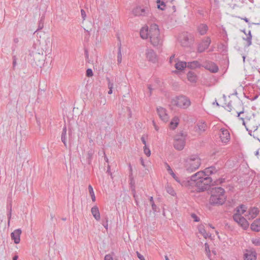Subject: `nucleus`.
<instances>
[{
    "instance_id": "obj_1",
    "label": "nucleus",
    "mask_w": 260,
    "mask_h": 260,
    "mask_svg": "<svg viewBox=\"0 0 260 260\" xmlns=\"http://www.w3.org/2000/svg\"><path fill=\"white\" fill-rule=\"evenodd\" d=\"M222 179L213 182L212 179L210 177L204 176L202 172H197L192 175L189 180L188 186L196 187V190L200 192L209 189L210 185L214 184L221 183Z\"/></svg>"
},
{
    "instance_id": "obj_2",
    "label": "nucleus",
    "mask_w": 260,
    "mask_h": 260,
    "mask_svg": "<svg viewBox=\"0 0 260 260\" xmlns=\"http://www.w3.org/2000/svg\"><path fill=\"white\" fill-rule=\"evenodd\" d=\"M225 191L221 187H213L211 190L210 203L212 205H221L226 200Z\"/></svg>"
},
{
    "instance_id": "obj_3",
    "label": "nucleus",
    "mask_w": 260,
    "mask_h": 260,
    "mask_svg": "<svg viewBox=\"0 0 260 260\" xmlns=\"http://www.w3.org/2000/svg\"><path fill=\"white\" fill-rule=\"evenodd\" d=\"M149 38L151 44L154 47H160L162 44V40L160 37L159 29L157 25L153 24L151 25L149 31Z\"/></svg>"
},
{
    "instance_id": "obj_4",
    "label": "nucleus",
    "mask_w": 260,
    "mask_h": 260,
    "mask_svg": "<svg viewBox=\"0 0 260 260\" xmlns=\"http://www.w3.org/2000/svg\"><path fill=\"white\" fill-rule=\"evenodd\" d=\"M201 163V159L197 155H192L185 160V170L188 173L193 172L199 168Z\"/></svg>"
},
{
    "instance_id": "obj_5",
    "label": "nucleus",
    "mask_w": 260,
    "mask_h": 260,
    "mask_svg": "<svg viewBox=\"0 0 260 260\" xmlns=\"http://www.w3.org/2000/svg\"><path fill=\"white\" fill-rule=\"evenodd\" d=\"M171 103L172 105L182 109H187L190 106L191 102L188 98L184 95H180L173 99Z\"/></svg>"
},
{
    "instance_id": "obj_6",
    "label": "nucleus",
    "mask_w": 260,
    "mask_h": 260,
    "mask_svg": "<svg viewBox=\"0 0 260 260\" xmlns=\"http://www.w3.org/2000/svg\"><path fill=\"white\" fill-rule=\"evenodd\" d=\"M185 144V136L183 134L175 136L174 142V148L178 150H182Z\"/></svg>"
},
{
    "instance_id": "obj_7",
    "label": "nucleus",
    "mask_w": 260,
    "mask_h": 260,
    "mask_svg": "<svg viewBox=\"0 0 260 260\" xmlns=\"http://www.w3.org/2000/svg\"><path fill=\"white\" fill-rule=\"evenodd\" d=\"M133 13L136 16H148L150 14V8L144 6H137L133 10Z\"/></svg>"
},
{
    "instance_id": "obj_8",
    "label": "nucleus",
    "mask_w": 260,
    "mask_h": 260,
    "mask_svg": "<svg viewBox=\"0 0 260 260\" xmlns=\"http://www.w3.org/2000/svg\"><path fill=\"white\" fill-rule=\"evenodd\" d=\"M236 212L233 215V218L235 222L242 217V215L246 212V207L244 205H241L236 208Z\"/></svg>"
},
{
    "instance_id": "obj_9",
    "label": "nucleus",
    "mask_w": 260,
    "mask_h": 260,
    "mask_svg": "<svg viewBox=\"0 0 260 260\" xmlns=\"http://www.w3.org/2000/svg\"><path fill=\"white\" fill-rule=\"evenodd\" d=\"M211 44V39L209 37H207L203 40L198 45L197 50L199 53L204 52L207 49Z\"/></svg>"
},
{
    "instance_id": "obj_10",
    "label": "nucleus",
    "mask_w": 260,
    "mask_h": 260,
    "mask_svg": "<svg viewBox=\"0 0 260 260\" xmlns=\"http://www.w3.org/2000/svg\"><path fill=\"white\" fill-rule=\"evenodd\" d=\"M157 112L160 119L164 121L167 122L169 119V116L167 113V110L163 107H157Z\"/></svg>"
},
{
    "instance_id": "obj_11",
    "label": "nucleus",
    "mask_w": 260,
    "mask_h": 260,
    "mask_svg": "<svg viewBox=\"0 0 260 260\" xmlns=\"http://www.w3.org/2000/svg\"><path fill=\"white\" fill-rule=\"evenodd\" d=\"M259 213L258 208L253 207L250 208L245 216L248 220L253 219L256 217Z\"/></svg>"
},
{
    "instance_id": "obj_12",
    "label": "nucleus",
    "mask_w": 260,
    "mask_h": 260,
    "mask_svg": "<svg viewBox=\"0 0 260 260\" xmlns=\"http://www.w3.org/2000/svg\"><path fill=\"white\" fill-rule=\"evenodd\" d=\"M219 135L221 141L222 143H226L230 139V135L228 129L221 128Z\"/></svg>"
},
{
    "instance_id": "obj_13",
    "label": "nucleus",
    "mask_w": 260,
    "mask_h": 260,
    "mask_svg": "<svg viewBox=\"0 0 260 260\" xmlns=\"http://www.w3.org/2000/svg\"><path fill=\"white\" fill-rule=\"evenodd\" d=\"M180 42L181 45L184 47H189L192 43L189 42V38L187 34H184L180 37Z\"/></svg>"
},
{
    "instance_id": "obj_14",
    "label": "nucleus",
    "mask_w": 260,
    "mask_h": 260,
    "mask_svg": "<svg viewBox=\"0 0 260 260\" xmlns=\"http://www.w3.org/2000/svg\"><path fill=\"white\" fill-rule=\"evenodd\" d=\"M21 234V230L20 229L14 230L11 234V239L14 240L15 244H18L20 241V235Z\"/></svg>"
},
{
    "instance_id": "obj_15",
    "label": "nucleus",
    "mask_w": 260,
    "mask_h": 260,
    "mask_svg": "<svg viewBox=\"0 0 260 260\" xmlns=\"http://www.w3.org/2000/svg\"><path fill=\"white\" fill-rule=\"evenodd\" d=\"M218 171V169L216 168L215 167L211 166L206 168L204 171H199V172L203 173L205 177H209L210 175L216 173Z\"/></svg>"
},
{
    "instance_id": "obj_16",
    "label": "nucleus",
    "mask_w": 260,
    "mask_h": 260,
    "mask_svg": "<svg viewBox=\"0 0 260 260\" xmlns=\"http://www.w3.org/2000/svg\"><path fill=\"white\" fill-rule=\"evenodd\" d=\"M204 67L205 69L209 70L210 72L213 73H216L219 70L218 66L213 62H209L207 63L205 66H204Z\"/></svg>"
},
{
    "instance_id": "obj_17",
    "label": "nucleus",
    "mask_w": 260,
    "mask_h": 260,
    "mask_svg": "<svg viewBox=\"0 0 260 260\" xmlns=\"http://www.w3.org/2000/svg\"><path fill=\"white\" fill-rule=\"evenodd\" d=\"M146 57L148 60L152 62H155L156 60V55L152 49H148L146 52Z\"/></svg>"
},
{
    "instance_id": "obj_18",
    "label": "nucleus",
    "mask_w": 260,
    "mask_h": 260,
    "mask_svg": "<svg viewBox=\"0 0 260 260\" xmlns=\"http://www.w3.org/2000/svg\"><path fill=\"white\" fill-rule=\"evenodd\" d=\"M256 253L255 251L247 250L244 254V260H256Z\"/></svg>"
},
{
    "instance_id": "obj_19",
    "label": "nucleus",
    "mask_w": 260,
    "mask_h": 260,
    "mask_svg": "<svg viewBox=\"0 0 260 260\" xmlns=\"http://www.w3.org/2000/svg\"><path fill=\"white\" fill-rule=\"evenodd\" d=\"M208 30V26L207 24L204 23L200 24L197 27L198 32L201 36L205 35L206 34Z\"/></svg>"
},
{
    "instance_id": "obj_20",
    "label": "nucleus",
    "mask_w": 260,
    "mask_h": 260,
    "mask_svg": "<svg viewBox=\"0 0 260 260\" xmlns=\"http://www.w3.org/2000/svg\"><path fill=\"white\" fill-rule=\"evenodd\" d=\"M259 125L260 124L258 122H256L255 119L251 118L249 120L248 127L253 129L254 132L257 129Z\"/></svg>"
},
{
    "instance_id": "obj_21",
    "label": "nucleus",
    "mask_w": 260,
    "mask_h": 260,
    "mask_svg": "<svg viewBox=\"0 0 260 260\" xmlns=\"http://www.w3.org/2000/svg\"><path fill=\"white\" fill-rule=\"evenodd\" d=\"M91 212L95 219L99 221L101 219V216L99 208L96 206L93 207L91 209Z\"/></svg>"
},
{
    "instance_id": "obj_22",
    "label": "nucleus",
    "mask_w": 260,
    "mask_h": 260,
    "mask_svg": "<svg viewBox=\"0 0 260 260\" xmlns=\"http://www.w3.org/2000/svg\"><path fill=\"white\" fill-rule=\"evenodd\" d=\"M197 126V127H198L197 130L200 133L204 132L206 130V129L207 128V123L203 121H199L198 123Z\"/></svg>"
},
{
    "instance_id": "obj_23",
    "label": "nucleus",
    "mask_w": 260,
    "mask_h": 260,
    "mask_svg": "<svg viewBox=\"0 0 260 260\" xmlns=\"http://www.w3.org/2000/svg\"><path fill=\"white\" fill-rule=\"evenodd\" d=\"M201 67V63L197 60L187 62V68L194 69Z\"/></svg>"
},
{
    "instance_id": "obj_24",
    "label": "nucleus",
    "mask_w": 260,
    "mask_h": 260,
    "mask_svg": "<svg viewBox=\"0 0 260 260\" xmlns=\"http://www.w3.org/2000/svg\"><path fill=\"white\" fill-rule=\"evenodd\" d=\"M237 223L242 226L243 229H246L249 226V223L247 221L246 219L243 216H242L238 220Z\"/></svg>"
},
{
    "instance_id": "obj_25",
    "label": "nucleus",
    "mask_w": 260,
    "mask_h": 260,
    "mask_svg": "<svg viewBox=\"0 0 260 260\" xmlns=\"http://www.w3.org/2000/svg\"><path fill=\"white\" fill-rule=\"evenodd\" d=\"M149 29L148 27H143L140 31L141 37L143 39H147L149 37Z\"/></svg>"
},
{
    "instance_id": "obj_26",
    "label": "nucleus",
    "mask_w": 260,
    "mask_h": 260,
    "mask_svg": "<svg viewBox=\"0 0 260 260\" xmlns=\"http://www.w3.org/2000/svg\"><path fill=\"white\" fill-rule=\"evenodd\" d=\"M178 183H179L182 186H187L189 184V180L185 181L183 179H180L177 177L175 174V176H172Z\"/></svg>"
},
{
    "instance_id": "obj_27",
    "label": "nucleus",
    "mask_w": 260,
    "mask_h": 260,
    "mask_svg": "<svg viewBox=\"0 0 260 260\" xmlns=\"http://www.w3.org/2000/svg\"><path fill=\"white\" fill-rule=\"evenodd\" d=\"M188 81L192 83H196L197 80V77L196 74L192 71H189L187 74Z\"/></svg>"
},
{
    "instance_id": "obj_28",
    "label": "nucleus",
    "mask_w": 260,
    "mask_h": 260,
    "mask_svg": "<svg viewBox=\"0 0 260 260\" xmlns=\"http://www.w3.org/2000/svg\"><path fill=\"white\" fill-rule=\"evenodd\" d=\"M66 135H67V127L66 126H64L62 129V131L61 133V140L62 143H63L64 146L67 147V139H66Z\"/></svg>"
},
{
    "instance_id": "obj_29",
    "label": "nucleus",
    "mask_w": 260,
    "mask_h": 260,
    "mask_svg": "<svg viewBox=\"0 0 260 260\" xmlns=\"http://www.w3.org/2000/svg\"><path fill=\"white\" fill-rule=\"evenodd\" d=\"M179 122V118L177 116L174 117L172 120H171L170 127L171 129H175L178 125Z\"/></svg>"
},
{
    "instance_id": "obj_30",
    "label": "nucleus",
    "mask_w": 260,
    "mask_h": 260,
    "mask_svg": "<svg viewBox=\"0 0 260 260\" xmlns=\"http://www.w3.org/2000/svg\"><path fill=\"white\" fill-rule=\"evenodd\" d=\"M175 68L178 70H183L187 68V62L185 61H178L175 64Z\"/></svg>"
},
{
    "instance_id": "obj_31",
    "label": "nucleus",
    "mask_w": 260,
    "mask_h": 260,
    "mask_svg": "<svg viewBox=\"0 0 260 260\" xmlns=\"http://www.w3.org/2000/svg\"><path fill=\"white\" fill-rule=\"evenodd\" d=\"M165 188H166L167 192L169 194H170L172 196H175L176 195V192H175L174 189L171 185H170L169 184H167Z\"/></svg>"
},
{
    "instance_id": "obj_32",
    "label": "nucleus",
    "mask_w": 260,
    "mask_h": 260,
    "mask_svg": "<svg viewBox=\"0 0 260 260\" xmlns=\"http://www.w3.org/2000/svg\"><path fill=\"white\" fill-rule=\"evenodd\" d=\"M205 252L207 255V257L210 260H212L211 255V251L210 250L209 246L207 243H205Z\"/></svg>"
},
{
    "instance_id": "obj_33",
    "label": "nucleus",
    "mask_w": 260,
    "mask_h": 260,
    "mask_svg": "<svg viewBox=\"0 0 260 260\" xmlns=\"http://www.w3.org/2000/svg\"><path fill=\"white\" fill-rule=\"evenodd\" d=\"M122 61V54H121V43H119V45L118 47V51L117 54V62L118 63H120Z\"/></svg>"
},
{
    "instance_id": "obj_34",
    "label": "nucleus",
    "mask_w": 260,
    "mask_h": 260,
    "mask_svg": "<svg viewBox=\"0 0 260 260\" xmlns=\"http://www.w3.org/2000/svg\"><path fill=\"white\" fill-rule=\"evenodd\" d=\"M244 40H245L247 41V46H249L251 45L252 43V35L251 34V31L249 30L248 32V36L246 39L244 38Z\"/></svg>"
},
{
    "instance_id": "obj_35",
    "label": "nucleus",
    "mask_w": 260,
    "mask_h": 260,
    "mask_svg": "<svg viewBox=\"0 0 260 260\" xmlns=\"http://www.w3.org/2000/svg\"><path fill=\"white\" fill-rule=\"evenodd\" d=\"M165 165L166 166V168L167 169V170L168 171V173L172 176H175V173H174V172L173 171L172 169H171V167L170 166V165L166 162L165 164Z\"/></svg>"
},
{
    "instance_id": "obj_36",
    "label": "nucleus",
    "mask_w": 260,
    "mask_h": 260,
    "mask_svg": "<svg viewBox=\"0 0 260 260\" xmlns=\"http://www.w3.org/2000/svg\"><path fill=\"white\" fill-rule=\"evenodd\" d=\"M157 8L161 10H164L165 9V7L166 6L164 2H160V0H157Z\"/></svg>"
},
{
    "instance_id": "obj_37",
    "label": "nucleus",
    "mask_w": 260,
    "mask_h": 260,
    "mask_svg": "<svg viewBox=\"0 0 260 260\" xmlns=\"http://www.w3.org/2000/svg\"><path fill=\"white\" fill-rule=\"evenodd\" d=\"M150 202L151 204L152 209L154 212H155L157 211V206L155 204L154 201H153V198L152 197H151L149 199Z\"/></svg>"
},
{
    "instance_id": "obj_38",
    "label": "nucleus",
    "mask_w": 260,
    "mask_h": 260,
    "mask_svg": "<svg viewBox=\"0 0 260 260\" xmlns=\"http://www.w3.org/2000/svg\"><path fill=\"white\" fill-rule=\"evenodd\" d=\"M7 216L8 220H10L11 218V215H12V206L11 205H10L9 206H7Z\"/></svg>"
},
{
    "instance_id": "obj_39",
    "label": "nucleus",
    "mask_w": 260,
    "mask_h": 260,
    "mask_svg": "<svg viewBox=\"0 0 260 260\" xmlns=\"http://www.w3.org/2000/svg\"><path fill=\"white\" fill-rule=\"evenodd\" d=\"M43 26H44V18L42 16L41 18V19L39 21V25H38V28L36 30V31L42 29L43 28Z\"/></svg>"
},
{
    "instance_id": "obj_40",
    "label": "nucleus",
    "mask_w": 260,
    "mask_h": 260,
    "mask_svg": "<svg viewBox=\"0 0 260 260\" xmlns=\"http://www.w3.org/2000/svg\"><path fill=\"white\" fill-rule=\"evenodd\" d=\"M93 153L92 151H89L87 153V161L88 164L90 165L91 162Z\"/></svg>"
},
{
    "instance_id": "obj_41",
    "label": "nucleus",
    "mask_w": 260,
    "mask_h": 260,
    "mask_svg": "<svg viewBox=\"0 0 260 260\" xmlns=\"http://www.w3.org/2000/svg\"><path fill=\"white\" fill-rule=\"evenodd\" d=\"M199 233H201L204 238H207L208 236L207 233L206 232V230L203 228H201L199 229Z\"/></svg>"
},
{
    "instance_id": "obj_42",
    "label": "nucleus",
    "mask_w": 260,
    "mask_h": 260,
    "mask_svg": "<svg viewBox=\"0 0 260 260\" xmlns=\"http://www.w3.org/2000/svg\"><path fill=\"white\" fill-rule=\"evenodd\" d=\"M144 152L147 156H150L151 155L150 150L147 147V146H144Z\"/></svg>"
},
{
    "instance_id": "obj_43",
    "label": "nucleus",
    "mask_w": 260,
    "mask_h": 260,
    "mask_svg": "<svg viewBox=\"0 0 260 260\" xmlns=\"http://www.w3.org/2000/svg\"><path fill=\"white\" fill-rule=\"evenodd\" d=\"M191 217L195 222H199L200 221V218L194 213L191 214Z\"/></svg>"
},
{
    "instance_id": "obj_44",
    "label": "nucleus",
    "mask_w": 260,
    "mask_h": 260,
    "mask_svg": "<svg viewBox=\"0 0 260 260\" xmlns=\"http://www.w3.org/2000/svg\"><path fill=\"white\" fill-rule=\"evenodd\" d=\"M107 80L108 81V88H113V83L111 82L109 78H106Z\"/></svg>"
},
{
    "instance_id": "obj_45",
    "label": "nucleus",
    "mask_w": 260,
    "mask_h": 260,
    "mask_svg": "<svg viewBox=\"0 0 260 260\" xmlns=\"http://www.w3.org/2000/svg\"><path fill=\"white\" fill-rule=\"evenodd\" d=\"M86 76L87 77H91L93 75V72L92 70L91 69H88L86 70Z\"/></svg>"
},
{
    "instance_id": "obj_46",
    "label": "nucleus",
    "mask_w": 260,
    "mask_h": 260,
    "mask_svg": "<svg viewBox=\"0 0 260 260\" xmlns=\"http://www.w3.org/2000/svg\"><path fill=\"white\" fill-rule=\"evenodd\" d=\"M128 168H129V178H131V180L133 179V168H132V166H131V165L129 164L128 165Z\"/></svg>"
},
{
    "instance_id": "obj_47",
    "label": "nucleus",
    "mask_w": 260,
    "mask_h": 260,
    "mask_svg": "<svg viewBox=\"0 0 260 260\" xmlns=\"http://www.w3.org/2000/svg\"><path fill=\"white\" fill-rule=\"evenodd\" d=\"M104 228L107 230L108 228V218H106L105 221H103L102 223Z\"/></svg>"
},
{
    "instance_id": "obj_48",
    "label": "nucleus",
    "mask_w": 260,
    "mask_h": 260,
    "mask_svg": "<svg viewBox=\"0 0 260 260\" xmlns=\"http://www.w3.org/2000/svg\"><path fill=\"white\" fill-rule=\"evenodd\" d=\"M246 129L248 132V134L249 135H250L251 136H253L254 138H255L254 135L252 134V131H253V129H252V128H250L248 126H246Z\"/></svg>"
},
{
    "instance_id": "obj_49",
    "label": "nucleus",
    "mask_w": 260,
    "mask_h": 260,
    "mask_svg": "<svg viewBox=\"0 0 260 260\" xmlns=\"http://www.w3.org/2000/svg\"><path fill=\"white\" fill-rule=\"evenodd\" d=\"M105 260H113L112 256L110 254H106L105 256Z\"/></svg>"
},
{
    "instance_id": "obj_50",
    "label": "nucleus",
    "mask_w": 260,
    "mask_h": 260,
    "mask_svg": "<svg viewBox=\"0 0 260 260\" xmlns=\"http://www.w3.org/2000/svg\"><path fill=\"white\" fill-rule=\"evenodd\" d=\"M226 110L230 112L232 110V104L231 102H230L226 106Z\"/></svg>"
},
{
    "instance_id": "obj_51",
    "label": "nucleus",
    "mask_w": 260,
    "mask_h": 260,
    "mask_svg": "<svg viewBox=\"0 0 260 260\" xmlns=\"http://www.w3.org/2000/svg\"><path fill=\"white\" fill-rule=\"evenodd\" d=\"M16 60H17V58L16 57V56H13V67L14 68L16 67V66L17 64Z\"/></svg>"
},
{
    "instance_id": "obj_52",
    "label": "nucleus",
    "mask_w": 260,
    "mask_h": 260,
    "mask_svg": "<svg viewBox=\"0 0 260 260\" xmlns=\"http://www.w3.org/2000/svg\"><path fill=\"white\" fill-rule=\"evenodd\" d=\"M88 190H89V194L90 195L91 194H94V191H93V189L92 188V187L91 186V185H89L88 186Z\"/></svg>"
},
{
    "instance_id": "obj_53",
    "label": "nucleus",
    "mask_w": 260,
    "mask_h": 260,
    "mask_svg": "<svg viewBox=\"0 0 260 260\" xmlns=\"http://www.w3.org/2000/svg\"><path fill=\"white\" fill-rule=\"evenodd\" d=\"M253 243L256 245H260V239H256L253 241Z\"/></svg>"
},
{
    "instance_id": "obj_54",
    "label": "nucleus",
    "mask_w": 260,
    "mask_h": 260,
    "mask_svg": "<svg viewBox=\"0 0 260 260\" xmlns=\"http://www.w3.org/2000/svg\"><path fill=\"white\" fill-rule=\"evenodd\" d=\"M81 16H82V17L83 19H85V17H86V13L85 12V11L83 9H82L81 10Z\"/></svg>"
},
{
    "instance_id": "obj_55",
    "label": "nucleus",
    "mask_w": 260,
    "mask_h": 260,
    "mask_svg": "<svg viewBox=\"0 0 260 260\" xmlns=\"http://www.w3.org/2000/svg\"><path fill=\"white\" fill-rule=\"evenodd\" d=\"M137 255L138 257L140 259V260L142 259L144 257L143 255H142L140 253H139L138 251L136 252Z\"/></svg>"
},
{
    "instance_id": "obj_56",
    "label": "nucleus",
    "mask_w": 260,
    "mask_h": 260,
    "mask_svg": "<svg viewBox=\"0 0 260 260\" xmlns=\"http://www.w3.org/2000/svg\"><path fill=\"white\" fill-rule=\"evenodd\" d=\"M148 88L149 90V93L148 94V96H150L151 95V92H152V90H153V89L152 88L151 85H148Z\"/></svg>"
},
{
    "instance_id": "obj_57",
    "label": "nucleus",
    "mask_w": 260,
    "mask_h": 260,
    "mask_svg": "<svg viewBox=\"0 0 260 260\" xmlns=\"http://www.w3.org/2000/svg\"><path fill=\"white\" fill-rule=\"evenodd\" d=\"M132 191L133 192V196L135 198V200H136V199H138V196L136 195L135 189H133Z\"/></svg>"
},
{
    "instance_id": "obj_58",
    "label": "nucleus",
    "mask_w": 260,
    "mask_h": 260,
    "mask_svg": "<svg viewBox=\"0 0 260 260\" xmlns=\"http://www.w3.org/2000/svg\"><path fill=\"white\" fill-rule=\"evenodd\" d=\"M141 141H142V142L143 144L144 145V146H147V145H146V140H145V139L144 137V136H142V137H141Z\"/></svg>"
},
{
    "instance_id": "obj_59",
    "label": "nucleus",
    "mask_w": 260,
    "mask_h": 260,
    "mask_svg": "<svg viewBox=\"0 0 260 260\" xmlns=\"http://www.w3.org/2000/svg\"><path fill=\"white\" fill-rule=\"evenodd\" d=\"M90 196H91L92 201L93 202H95V196L94 193L92 194H91Z\"/></svg>"
},
{
    "instance_id": "obj_60",
    "label": "nucleus",
    "mask_w": 260,
    "mask_h": 260,
    "mask_svg": "<svg viewBox=\"0 0 260 260\" xmlns=\"http://www.w3.org/2000/svg\"><path fill=\"white\" fill-rule=\"evenodd\" d=\"M175 58V55H172L170 57V62L171 63L172 62L173 59Z\"/></svg>"
},
{
    "instance_id": "obj_61",
    "label": "nucleus",
    "mask_w": 260,
    "mask_h": 260,
    "mask_svg": "<svg viewBox=\"0 0 260 260\" xmlns=\"http://www.w3.org/2000/svg\"><path fill=\"white\" fill-rule=\"evenodd\" d=\"M140 160H141V165H142L144 167H145V163H144V160L143 159V158H141Z\"/></svg>"
},
{
    "instance_id": "obj_62",
    "label": "nucleus",
    "mask_w": 260,
    "mask_h": 260,
    "mask_svg": "<svg viewBox=\"0 0 260 260\" xmlns=\"http://www.w3.org/2000/svg\"><path fill=\"white\" fill-rule=\"evenodd\" d=\"M113 92V88H109V91L108 92V94H111Z\"/></svg>"
},
{
    "instance_id": "obj_63",
    "label": "nucleus",
    "mask_w": 260,
    "mask_h": 260,
    "mask_svg": "<svg viewBox=\"0 0 260 260\" xmlns=\"http://www.w3.org/2000/svg\"><path fill=\"white\" fill-rule=\"evenodd\" d=\"M241 19H243V20H244L246 22H247V23H248V22H249V19H248L247 18H246V17H245V18H242Z\"/></svg>"
},
{
    "instance_id": "obj_64",
    "label": "nucleus",
    "mask_w": 260,
    "mask_h": 260,
    "mask_svg": "<svg viewBox=\"0 0 260 260\" xmlns=\"http://www.w3.org/2000/svg\"><path fill=\"white\" fill-rule=\"evenodd\" d=\"M18 258V256L17 255H15L13 257V260H17Z\"/></svg>"
}]
</instances>
